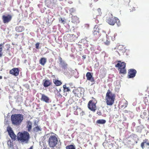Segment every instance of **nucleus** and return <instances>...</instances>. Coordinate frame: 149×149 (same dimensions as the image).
Returning <instances> with one entry per match:
<instances>
[{
	"label": "nucleus",
	"instance_id": "1",
	"mask_svg": "<svg viewBox=\"0 0 149 149\" xmlns=\"http://www.w3.org/2000/svg\"><path fill=\"white\" fill-rule=\"evenodd\" d=\"M17 140L21 143H27L30 139V136L29 133L27 131L19 132L17 134Z\"/></svg>",
	"mask_w": 149,
	"mask_h": 149
},
{
	"label": "nucleus",
	"instance_id": "2",
	"mask_svg": "<svg viewBox=\"0 0 149 149\" xmlns=\"http://www.w3.org/2000/svg\"><path fill=\"white\" fill-rule=\"evenodd\" d=\"M24 119V116L20 114L12 115L11 116V119L13 125L18 126L19 125Z\"/></svg>",
	"mask_w": 149,
	"mask_h": 149
},
{
	"label": "nucleus",
	"instance_id": "3",
	"mask_svg": "<svg viewBox=\"0 0 149 149\" xmlns=\"http://www.w3.org/2000/svg\"><path fill=\"white\" fill-rule=\"evenodd\" d=\"M116 95L112 93L110 90L107 91L105 97V100L107 104L109 106H112L114 104L115 99Z\"/></svg>",
	"mask_w": 149,
	"mask_h": 149
},
{
	"label": "nucleus",
	"instance_id": "4",
	"mask_svg": "<svg viewBox=\"0 0 149 149\" xmlns=\"http://www.w3.org/2000/svg\"><path fill=\"white\" fill-rule=\"evenodd\" d=\"M118 63L115 65V67L118 68V70L120 74H125L126 73L125 68L126 63L125 62L118 61Z\"/></svg>",
	"mask_w": 149,
	"mask_h": 149
},
{
	"label": "nucleus",
	"instance_id": "5",
	"mask_svg": "<svg viewBox=\"0 0 149 149\" xmlns=\"http://www.w3.org/2000/svg\"><path fill=\"white\" fill-rule=\"evenodd\" d=\"M106 22L109 24L114 25L116 23L118 25V23L119 22V20L118 18L113 17L111 13H109V16L106 18Z\"/></svg>",
	"mask_w": 149,
	"mask_h": 149
},
{
	"label": "nucleus",
	"instance_id": "6",
	"mask_svg": "<svg viewBox=\"0 0 149 149\" xmlns=\"http://www.w3.org/2000/svg\"><path fill=\"white\" fill-rule=\"evenodd\" d=\"M48 142L49 147L51 148H54L57 144V138L56 135H51L49 138Z\"/></svg>",
	"mask_w": 149,
	"mask_h": 149
},
{
	"label": "nucleus",
	"instance_id": "7",
	"mask_svg": "<svg viewBox=\"0 0 149 149\" xmlns=\"http://www.w3.org/2000/svg\"><path fill=\"white\" fill-rule=\"evenodd\" d=\"M101 35L100 29L98 25H95L93 31V35L94 38H98Z\"/></svg>",
	"mask_w": 149,
	"mask_h": 149
},
{
	"label": "nucleus",
	"instance_id": "8",
	"mask_svg": "<svg viewBox=\"0 0 149 149\" xmlns=\"http://www.w3.org/2000/svg\"><path fill=\"white\" fill-rule=\"evenodd\" d=\"M96 104L93 100H90L88 104V107L91 110L95 112L97 109Z\"/></svg>",
	"mask_w": 149,
	"mask_h": 149
},
{
	"label": "nucleus",
	"instance_id": "9",
	"mask_svg": "<svg viewBox=\"0 0 149 149\" xmlns=\"http://www.w3.org/2000/svg\"><path fill=\"white\" fill-rule=\"evenodd\" d=\"M136 71L133 69L129 70L127 77L128 78H132L134 77L136 73Z\"/></svg>",
	"mask_w": 149,
	"mask_h": 149
},
{
	"label": "nucleus",
	"instance_id": "10",
	"mask_svg": "<svg viewBox=\"0 0 149 149\" xmlns=\"http://www.w3.org/2000/svg\"><path fill=\"white\" fill-rule=\"evenodd\" d=\"M58 59L60 62L59 64L62 69L64 70L67 69L68 67V64L66 62L63 60L60 57H59Z\"/></svg>",
	"mask_w": 149,
	"mask_h": 149
},
{
	"label": "nucleus",
	"instance_id": "11",
	"mask_svg": "<svg viewBox=\"0 0 149 149\" xmlns=\"http://www.w3.org/2000/svg\"><path fill=\"white\" fill-rule=\"evenodd\" d=\"M12 18V16L9 14L7 15H5L2 16V19L4 23H8L10 21Z\"/></svg>",
	"mask_w": 149,
	"mask_h": 149
},
{
	"label": "nucleus",
	"instance_id": "12",
	"mask_svg": "<svg viewBox=\"0 0 149 149\" xmlns=\"http://www.w3.org/2000/svg\"><path fill=\"white\" fill-rule=\"evenodd\" d=\"M19 68H14L10 71L9 73L13 75L16 76L19 75Z\"/></svg>",
	"mask_w": 149,
	"mask_h": 149
},
{
	"label": "nucleus",
	"instance_id": "13",
	"mask_svg": "<svg viewBox=\"0 0 149 149\" xmlns=\"http://www.w3.org/2000/svg\"><path fill=\"white\" fill-rule=\"evenodd\" d=\"M141 146L143 149L145 147L148 148H149V141L147 139L143 140V142L141 143Z\"/></svg>",
	"mask_w": 149,
	"mask_h": 149
},
{
	"label": "nucleus",
	"instance_id": "14",
	"mask_svg": "<svg viewBox=\"0 0 149 149\" xmlns=\"http://www.w3.org/2000/svg\"><path fill=\"white\" fill-rule=\"evenodd\" d=\"M87 80L91 82H94L95 81L94 78L93 77L92 74L90 72H88L86 75Z\"/></svg>",
	"mask_w": 149,
	"mask_h": 149
},
{
	"label": "nucleus",
	"instance_id": "15",
	"mask_svg": "<svg viewBox=\"0 0 149 149\" xmlns=\"http://www.w3.org/2000/svg\"><path fill=\"white\" fill-rule=\"evenodd\" d=\"M69 84L70 86V87H67L66 84L63 86V88L64 92H68L70 91V88H73L74 87L73 86V85L72 83H70Z\"/></svg>",
	"mask_w": 149,
	"mask_h": 149
},
{
	"label": "nucleus",
	"instance_id": "16",
	"mask_svg": "<svg viewBox=\"0 0 149 149\" xmlns=\"http://www.w3.org/2000/svg\"><path fill=\"white\" fill-rule=\"evenodd\" d=\"M43 85L45 87H47L51 85L52 83L49 79H44L43 81Z\"/></svg>",
	"mask_w": 149,
	"mask_h": 149
},
{
	"label": "nucleus",
	"instance_id": "17",
	"mask_svg": "<svg viewBox=\"0 0 149 149\" xmlns=\"http://www.w3.org/2000/svg\"><path fill=\"white\" fill-rule=\"evenodd\" d=\"M71 19L72 22L74 24H77L79 22V18L76 16L72 15Z\"/></svg>",
	"mask_w": 149,
	"mask_h": 149
},
{
	"label": "nucleus",
	"instance_id": "18",
	"mask_svg": "<svg viewBox=\"0 0 149 149\" xmlns=\"http://www.w3.org/2000/svg\"><path fill=\"white\" fill-rule=\"evenodd\" d=\"M41 101L45 102L46 103H48L49 101V98L46 95L44 94H42L41 98Z\"/></svg>",
	"mask_w": 149,
	"mask_h": 149
},
{
	"label": "nucleus",
	"instance_id": "19",
	"mask_svg": "<svg viewBox=\"0 0 149 149\" xmlns=\"http://www.w3.org/2000/svg\"><path fill=\"white\" fill-rule=\"evenodd\" d=\"M32 123L30 121H27L26 122V128L28 132L31 131L32 128Z\"/></svg>",
	"mask_w": 149,
	"mask_h": 149
},
{
	"label": "nucleus",
	"instance_id": "20",
	"mask_svg": "<svg viewBox=\"0 0 149 149\" xmlns=\"http://www.w3.org/2000/svg\"><path fill=\"white\" fill-rule=\"evenodd\" d=\"M24 29V27L23 26H17L15 28L16 31L18 32H22Z\"/></svg>",
	"mask_w": 149,
	"mask_h": 149
},
{
	"label": "nucleus",
	"instance_id": "21",
	"mask_svg": "<svg viewBox=\"0 0 149 149\" xmlns=\"http://www.w3.org/2000/svg\"><path fill=\"white\" fill-rule=\"evenodd\" d=\"M72 93L75 95V96H79L81 93H80V91H79L78 88H75L72 91Z\"/></svg>",
	"mask_w": 149,
	"mask_h": 149
},
{
	"label": "nucleus",
	"instance_id": "22",
	"mask_svg": "<svg viewBox=\"0 0 149 149\" xmlns=\"http://www.w3.org/2000/svg\"><path fill=\"white\" fill-rule=\"evenodd\" d=\"M47 61V59L45 58H41L39 61L40 63L42 65H44Z\"/></svg>",
	"mask_w": 149,
	"mask_h": 149
},
{
	"label": "nucleus",
	"instance_id": "23",
	"mask_svg": "<svg viewBox=\"0 0 149 149\" xmlns=\"http://www.w3.org/2000/svg\"><path fill=\"white\" fill-rule=\"evenodd\" d=\"M53 82L54 84L56 86H60L61 85L62 83L60 81L56 79H54Z\"/></svg>",
	"mask_w": 149,
	"mask_h": 149
},
{
	"label": "nucleus",
	"instance_id": "24",
	"mask_svg": "<svg viewBox=\"0 0 149 149\" xmlns=\"http://www.w3.org/2000/svg\"><path fill=\"white\" fill-rule=\"evenodd\" d=\"M95 14L96 15V18L97 19V17L99 16H101L102 13L101 11V9L100 8H98L95 12Z\"/></svg>",
	"mask_w": 149,
	"mask_h": 149
},
{
	"label": "nucleus",
	"instance_id": "25",
	"mask_svg": "<svg viewBox=\"0 0 149 149\" xmlns=\"http://www.w3.org/2000/svg\"><path fill=\"white\" fill-rule=\"evenodd\" d=\"M106 120L104 119H99L97 120L96 121L97 123L102 124H104L106 123Z\"/></svg>",
	"mask_w": 149,
	"mask_h": 149
},
{
	"label": "nucleus",
	"instance_id": "26",
	"mask_svg": "<svg viewBox=\"0 0 149 149\" xmlns=\"http://www.w3.org/2000/svg\"><path fill=\"white\" fill-rule=\"evenodd\" d=\"M33 130L34 132H37L39 131H41V130L40 127L37 125L33 128Z\"/></svg>",
	"mask_w": 149,
	"mask_h": 149
},
{
	"label": "nucleus",
	"instance_id": "27",
	"mask_svg": "<svg viewBox=\"0 0 149 149\" xmlns=\"http://www.w3.org/2000/svg\"><path fill=\"white\" fill-rule=\"evenodd\" d=\"M66 149H75V146L73 145H68L66 147Z\"/></svg>",
	"mask_w": 149,
	"mask_h": 149
},
{
	"label": "nucleus",
	"instance_id": "28",
	"mask_svg": "<svg viewBox=\"0 0 149 149\" xmlns=\"http://www.w3.org/2000/svg\"><path fill=\"white\" fill-rule=\"evenodd\" d=\"M40 145L43 149H46L47 148V146L46 143L43 142H42L40 143Z\"/></svg>",
	"mask_w": 149,
	"mask_h": 149
},
{
	"label": "nucleus",
	"instance_id": "29",
	"mask_svg": "<svg viewBox=\"0 0 149 149\" xmlns=\"http://www.w3.org/2000/svg\"><path fill=\"white\" fill-rule=\"evenodd\" d=\"M9 135L12 139L15 140L16 136V135L14 134L13 132L10 133Z\"/></svg>",
	"mask_w": 149,
	"mask_h": 149
},
{
	"label": "nucleus",
	"instance_id": "30",
	"mask_svg": "<svg viewBox=\"0 0 149 149\" xmlns=\"http://www.w3.org/2000/svg\"><path fill=\"white\" fill-rule=\"evenodd\" d=\"M4 43H3V44H0V57H1L2 56V50H3V45Z\"/></svg>",
	"mask_w": 149,
	"mask_h": 149
},
{
	"label": "nucleus",
	"instance_id": "31",
	"mask_svg": "<svg viewBox=\"0 0 149 149\" xmlns=\"http://www.w3.org/2000/svg\"><path fill=\"white\" fill-rule=\"evenodd\" d=\"M69 11L70 14L72 15L75 13L76 10L74 8H72L70 9Z\"/></svg>",
	"mask_w": 149,
	"mask_h": 149
},
{
	"label": "nucleus",
	"instance_id": "32",
	"mask_svg": "<svg viewBox=\"0 0 149 149\" xmlns=\"http://www.w3.org/2000/svg\"><path fill=\"white\" fill-rule=\"evenodd\" d=\"M7 131L8 132L9 134L13 132L12 129L10 127H8L7 129Z\"/></svg>",
	"mask_w": 149,
	"mask_h": 149
},
{
	"label": "nucleus",
	"instance_id": "33",
	"mask_svg": "<svg viewBox=\"0 0 149 149\" xmlns=\"http://www.w3.org/2000/svg\"><path fill=\"white\" fill-rule=\"evenodd\" d=\"M40 43L39 42L37 43L36 44V47L37 49H38L39 48V46Z\"/></svg>",
	"mask_w": 149,
	"mask_h": 149
},
{
	"label": "nucleus",
	"instance_id": "34",
	"mask_svg": "<svg viewBox=\"0 0 149 149\" xmlns=\"http://www.w3.org/2000/svg\"><path fill=\"white\" fill-rule=\"evenodd\" d=\"M59 20L60 21H61V23H62L63 24L64 23V20L61 17L60 18H59Z\"/></svg>",
	"mask_w": 149,
	"mask_h": 149
},
{
	"label": "nucleus",
	"instance_id": "35",
	"mask_svg": "<svg viewBox=\"0 0 149 149\" xmlns=\"http://www.w3.org/2000/svg\"><path fill=\"white\" fill-rule=\"evenodd\" d=\"M104 43L105 45H109L110 43V42L109 41H108V40H107V41L104 42Z\"/></svg>",
	"mask_w": 149,
	"mask_h": 149
},
{
	"label": "nucleus",
	"instance_id": "36",
	"mask_svg": "<svg viewBox=\"0 0 149 149\" xmlns=\"http://www.w3.org/2000/svg\"><path fill=\"white\" fill-rule=\"evenodd\" d=\"M6 46H7V50H8L10 48V45L9 44H7L6 45Z\"/></svg>",
	"mask_w": 149,
	"mask_h": 149
},
{
	"label": "nucleus",
	"instance_id": "37",
	"mask_svg": "<svg viewBox=\"0 0 149 149\" xmlns=\"http://www.w3.org/2000/svg\"><path fill=\"white\" fill-rule=\"evenodd\" d=\"M97 114L99 115H101L102 114L100 111H98L97 112Z\"/></svg>",
	"mask_w": 149,
	"mask_h": 149
},
{
	"label": "nucleus",
	"instance_id": "38",
	"mask_svg": "<svg viewBox=\"0 0 149 149\" xmlns=\"http://www.w3.org/2000/svg\"><path fill=\"white\" fill-rule=\"evenodd\" d=\"M127 104L126 103H125V104H124V106L123 105H122L121 106V107H123V106H124L125 107H127Z\"/></svg>",
	"mask_w": 149,
	"mask_h": 149
},
{
	"label": "nucleus",
	"instance_id": "39",
	"mask_svg": "<svg viewBox=\"0 0 149 149\" xmlns=\"http://www.w3.org/2000/svg\"><path fill=\"white\" fill-rule=\"evenodd\" d=\"M124 112H125V113H128V111H127V110H125L124 111Z\"/></svg>",
	"mask_w": 149,
	"mask_h": 149
},
{
	"label": "nucleus",
	"instance_id": "40",
	"mask_svg": "<svg viewBox=\"0 0 149 149\" xmlns=\"http://www.w3.org/2000/svg\"><path fill=\"white\" fill-rule=\"evenodd\" d=\"M143 115L144 116H146V114H147V113L146 112H144L143 113Z\"/></svg>",
	"mask_w": 149,
	"mask_h": 149
},
{
	"label": "nucleus",
	"instance_id": "41",
	"mask_svg": "<svg viewBox=\"0 0 149 149\" xmlns=\"http://www.w3.org/2000/svg\"><path fill=\"white\" fill-rule=\"evenodd\" d=\"M89 24H85V26H86V27H88H88H89Z\"/></svg>",
	"mask_w": 149,
	"mask_h": 149
},
{
	"label": "nucleus",
	"instance_id": "42",
	"mask_svg": "<svg viewBox=\"0 0 149 149\" xmlns=\"http://www.w3.org/2000/svg\"><path fill=\"white\" fill-rule=\"evenodd\" d=\"M95 22L97 23H98L99 22L98 20L97 19H95Z\"/></svg>",
	"mask_w": 149,
	"mask_h": 149
},
{
	"label": "nucleus",
	"instance_id": "43",
	"mask_svg": "<svg viewBox=\"0 0 149 149\" xmlns=\"http://www.w3.org/2000/svg\"><path fill=\"white\" fill-rule=\"evenodd\" d=\"M82 57L84 59H85L86 58V55H83V56H82Z\"/></svg>",
	"mask_w": 149,
	"mask_h": 149
},
{
	"label": "nucleus",
	"instance_id": "44",
	"mask_svg": "<svg viewBox=\"0 0 149 149\" xmlns=\"http://www.w3.org/2000/svg\"><path fill=\"white\" fill-rule=\"evenodd\" d=\"M33 146H32L30 147V148L29 149H33Z\"/></svg>",
	"mask_w": 149,
	"mask_h": 149
},
{
	"label": "nucleus",
	"instance_id": "45",
	"mask_svg": "<svg viewBox=\"0 0 149 149\" xmlns=\"http://www.w3.org/2000/svg\"><path fill=\"white\" fill-rule=\"evenodd\" d=\"M2 78V77L1 76H0V79H1Z\"/></svg>",
	"mask_w": 149,
	"mask_h": 149
},
{
	"label": "nucleus",
	"instance_id": "46",
	"mask_svg": "<svg viewBox=\"0 0 149 149\" xmlns=\"http://www.w3.org/2000/svg\"><path fill=\"white\" fill-rule=\"evenodd\" d=\"M36 121H35V122L34 123V125H35V124L36 125Z\"/></svg>",
	"mask_w": 149,
	"mask_h": 149
}]
</instances>
